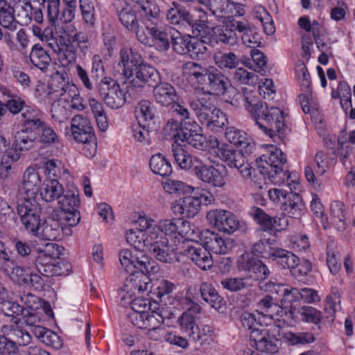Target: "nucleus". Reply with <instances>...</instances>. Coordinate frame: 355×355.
Listing matches in <instances>:
<instances>
[{
  "label": "nucleus",
  "instance_id": "obj_1",
  "mask_svg": "<svg viewBox=\"0 0 355 355\" xmlns=\"http://www.w3.org/2000/svg\"><path fill=\"white\" fill-rule=\"evenodd\" d=\"M114 69L123 75L133 87L145 85L154 87L162 80L159 72L144 62L141 55L132 49L120 51L119 60L114 64Z\"/></svg>",
  "mask_w": 355,
  "mask_h": 355
},
{
  "label": "nucleus",
  "instance_id": "obj_2",
  "mask_svg": "<svg viewBox=\"0 0 355 355\" xmlns=\"http://www.w3.org/2000/svg\"><path fill=\"white\" fill-rule=\"evenodd\" d=\"M159 14L158 6L150 0H140L135 8L126 6L118 12V17L122 25L129 31L134 33L140 43H148L145 35V27L142 24L150 22Z\"/></svg>",
  "mask_w": 355,
  "mask_h": 355
},
{
  "label": "nucleus",
  "instance_id": "obj_3",
  "mask_svg": "<svg viewBox=\"0 0 355 355\" xmlns=\"http://www.w3.org/2000/svg\"><path fill=\"white\" fill-rule=\"evenodd\" d=\"M286 162L284 153L272 146L268 152L259 157L258 168L254 170V178L261 175L264 180L268 179L275 184H282L290 178L288 171L285 168Z\"/></svg>",
  "mask_w": 355,
  "mask_h": 355
},
{
  "label": "nucleus",
  "instance_id": "obj_4",
  "mask_svg": "<svg viewBox=\"0 0 355 355\" xmlns=\"http://www.w3.org/2000/svg\"><path fill=\"white\" fill-rule=\"evenodd\" d=\"M173 7L166 13L168 22L174 25H188L191 28L194 36L198 37L207 28V15L202 9L189 11L184 8L173 3Z\"/></svg>",
  "mask_w": 355,
  "mask_h": 355
},
{
  "label": "nucleus",
  "instance_id": "obj_5",
  "mask_svg": "<svg viewBox=\"0 0 355 355\" xmlns=\"http://www.w3.org/2000/svg\"><path fill=\"white\" fill-rule=\"evenodd\" d=\"M47 244L46 249L33 257L36 270L44 277L67 275L69 266L59 259L58 246Z\"/></svg>",
  "mask_w": 355,
  "mask_h": 355
},
{
  "label": "nucleus",
  "instance_id": "obj_6",
  "mask_svg": "<svg viewBox=\"0 0 355 355\" xmlns=\"http://www.w3.org/2000/svg\"><path fill=\"white\" fill-rule=\"evenodd\" d=\"M268 196L273 202L282 204L281 210L285 216L298 218L304 213V203L296 193L282 189H272L268 191Z\"/></svg>",
  "mask_w": 355,
  "mask_h": 355
},
{
  "label": "nucleus",
  "instance_id": "obj_7",
  "mask_svg": "<svg viewBox=\"0 0 355 355\" xmlns=\"http://www.w3.org/2000/svg\"><path fill=\"white\" fill-rule=\"evenodd\" d=\"M17 209L25 229L37 235L40 230L42 207L36 198L24 197L19 201Z\"/></svg>",
  "mask_w": 355,
  "mask_h": 355
},
{
  "label": "nucleus",
  "instance_id": "obj_8",
  "mask_svg": "<svg viewBox=\"0 0 355 355\" xmlns=\"http://www.w3.org/2000/svg\"><path fill=\"white\" fill-rule=\"evenodd\" d=\"M209 223L218 230L232 234L236 231L247 232L248 228L246 223L239 219L233 213L223 209L211 210L207 214Z\"/></svg>",
  "mask_w": 355,
  "mask_h": 355
},
{
  "label": "nucleus",
  "instance_id": "obj_9",
  "mask_svg": "<svg viewBox=\"0 0 355 355\" xmlns=\"http://www.w3.org/2000/svg\"><path fill=\"white\" fill-rule=\"evenodd\" d=\"M71 132L73 140L91 148L89 156H93L96 149V137L90 120L83 114H76L71 120Z\"/></svg>",
  "mask_w": 355,
  "mask_h": 355
},
{
  "label": "nucleus",
  "instance_id": "obj_10",
  "mask_svg": "<svg viewBox=\"0 0 355 355\" xmlns=\"http://www.w3.org/2000/svg\"><path fill=\"white\" fill-rule=\"evenodd\" d=\"M96 88L102 101L111 109H119L125 104V94L116 80L102 77L96 83Z\"/></svg>",
  "mask_w": 355,
  "mask_h": 355
},
{
  "label": "nucleus",
  "instance_id": "obj_11",
  "mask_svg": "<svg viewBox=\"0 0 355 355\" xmlns=\"http://www.w3.org/2000/svg\"><path fill=\"white\" fill-rule=\"evenodd\" d=\"M21 116L24 119V125L28 130L34 131L36 139L40 143L49 146L59 142L58 135L46 122L28 111L23 112Z\"/></svg>",
  "mask_w": 355,
  "mask_h": 355
},
{
  "label": "nucleus",
  "instance_id": "obj_12",
  "mask_svg": "<svg viewBox=\"0 0 355 355\" xmlns=\"http://www.w3.org/2000/svg\"><path fill=\"white\" fill-rule=\"evenodd\" d=\"M119 260L126 272L139 270L141 272L154 273L157 271L155 262L150 261L146 254H135L129 250L123 249L119 252Z\"/></svg>",
  "mask_w": 355,
  "mask_h": 355
},
{
  "label": "nucleus",
  "instance_id": "obj_13",
  "mask_svg": "<svg viewBox=\"0 0 355 355\" xmlns=\"http://www.w3.org/2000/svg\"><path fill=\"white\" fill-rule=\"evenodd\" d=\"M244 153L241 148L236 150L228 145L222 144L218 148V156L223 162L230 167L236 168L243 177L249 178L252 175V167Z\"/></svg>",
  "mask_w": 355,
  "mask_h": 355
},
{
  "label": "nucleus",
  "instance_id": "obj_14",
  "mask_svg": "<svg viewBox=\"0 0 355 355\" xmlns=\"http://www.w3.org/2000/svg\"><path fill=\"white\" fill-rule=\"evenodd\" d=\"M145 27V35L148 39V43H142L147 46H156L157 49L161 51H166L171 45V40L173 37L175 28L170 26L157 27L153 26L152 20L150 22L142 21Z\"/></svg>",
  "mask_w": 355,
  "mask_h": 355
},
{
  "label": "nucleus",
  "instance_id": "obj_15",
  "mask_svg": "<svg viewBox=\"0 0 355 355\" xmlns=\"http://www.w3.org/2000/svg\"><path fill=\"white\" fill-rule=\"evenodd\" d=\"M146 242V251L148 250L155 259L162 262H167L170 255L177 250V245L171 243L160 231L155 234H150Z\"/></svg>",
  "mask_w": 355,
  "mask_h": 355
},
{
  "label": "nucleus",
  "instance_id": "obj_16",
  "mask_svg": "<svg viewBox=\"0 0 355 355\" xmlns=\"http://www.w3.org/2000/svg\"><path fill=\"white\" fill-rule=\"evenodd\" d=\"M257 125L270 137L276 135L281 137L285 130L284 112L278 107H271L263 121L257 119Z\"/></svg>",
  "mask_w": 355,
  "mask_h": 355
},
{
  "label": "nucleus",
  "instance_id": "obj_17",
  "mask_svg": "<svg viewBox=\"0 0 355 355\" xmlns=\"http://www.w3.org/2000/svg\"><path fill=\"white\" fill-rule=\"evenodd\" d=\"M180 253L191 259L202 270L209 269L213 266L211 253L205 245L194 241H188L182 245Z\"/></svg>",
  "mask_w": 355,
  "mask_h": 355
},
{
  "label": "nucleus",
  "instance_id": "obj_18",
  "mask_svg": "<svg viewBox=\"0 0 355 355\" xmlns=\"http://www.w3.org/2000/svg\"><path fill=\"white\" fill-rule=\"evenodd\" d=\"M193 173L197 179L213 187H223L225 181L222 172L213 165L206 164L202 161H196Z\"/></svg>",
  "mask_w": 355,
  "mask_h": 355
},
{
  "label": "nucleus",
  "instance_id": "obj_19",
  "mask_svg": "<svg viewBox=\"0 0 355 355\" xmlns=\"http://www.w3.org/2000/svg\"><path fill=\"white\" fill-rule=\"evenodd\" d=\"M259 287L261 289L275 292L279 295V297H282L280 299V308L284 309L285 310L290 309L292 306V302L297 301L300 299V290L288 285L277 284L270 281L268 283L260 284ZM289 313L291 315L292 314L291 310H289ZM285 313H287L286 311H285Z\"/></svg>",
  "mask_w": 355,
  "mask_h": 355
},
{
  "label": "nucleus",
  "instance_id": "obj_20",
  "mask_svg": "<svg viewBox=\"0 0 355 355\" xmlns=\"http://www.w3.org/2000/svg\"><path fill=\"white\" fill-rule=\"evenodd\" d=\"M241 21L235 19L227 20L222 26L213 28V42L225 45L234 46L238 42L236 31H239Z\"/></svg>",
  "mask_w": 355,
  "mask_h": 355
},
{
  "label": "nucleus",
  "instance_id": "obj_21",
  "mask_svg": "<svg viewBox=\"0 0 355 355\" xmlns=\"http://www.w3.org/2000/svg\"><path fill=\"white\" fill-rule=\"evenodd\" d=\"M202 85L207 88L209 94L221 96L227 92L230 82L221 71L212 67H209Z\"/></svg>",
  "mask_w": 355,
  "mask_h": 355
},
{
  "label": "nucleus",
  "instance_id": "obj_22",
  "mask_svg": "<svg viewBox=\"0 0 355 355\" xmlns=\"http://www.w3.org/2000/svg\"><path fill=\"white\" fill-rule=\"evenodd\" d=\"M71 229L64 227L60 220L53 218H48L41 224L40 223V230L36 235H40L44 239L55 241L62 239V235L71 236Z\"/></svg>",
  "mask_w": 355,
  "mask_h": 355
},
{
  "label": "nucleus",
  "instance_id": "obj_23",
  "mask_svg": "<svg viewBox=\"0 0 355 355\" xmlns=\"http://www.w3.org/2000/svg\"><path fill=\"white\" fill-rule=\"evenodd\" d=\"M200 311V306L195 304L184 311L178 319V324L181 333L185 336L189 337L190 340L198 338L195 335V332L198 329L197 318L193 315V313H199Z\"/></svg>",
  "mask_w": 355,
  "mask_h": 355
},
{
  "label": "nucleus",
  "instance_id": "obj_24",
  "mask_svg": "<svg viewBox=\"0 0 355 355\" xmlns=\"http://www.w3.org/2000/svg\"><path fill=\"white\" fill-rule=\"evenodd\" d=\"M201 132V128L197 123H191V125L182 128L178 133L173 134V139L182 142L187 141L197 149H202L205 147V139Z\"/></svg>",
  "mask_w": 355,
  "mask_h": 355
},
{
  "label": "nucleus",
  "instance_id": "obj_25",
  "mask_svg": "<svg viewBox=\"0 0 355 355\" xmlns=\"http://www.w3.org/2000/svg\"><path fill=\"white\" fill-rule=\"evenodd\" d=\"M202 196H187L181 198L173 203L171 209L175 215H182L184 217L195 216L201 206Z\"/></svg>",
  "mask_w": 355,
  "mask_h": 355
},
{
  "label": "nucleus",
  "instance_id": "obj_26",
  "mask_svg": "<svg viewBox=\"0 0 355 355\" xmlns=\"http://www.w3.org/2000/svg\"><path fill=\"white\" fill-rule=\"evenodd\" d=\"M239 268L241 270H244L248 273L246 277L248 281L253 279L254 281H263L269 276L270 270L268 267L259 259H249L243 260L239 262Z\"/></svg>",
  "mask_w": 355,
  "mask_h": 355
},
{
  "label": "nucleus",
  "instance_id": "obj_27",
  "mask_svg": "<svg viewBox=\"0 0 355 355\" xmlns=\"http://www.w3.org/2000/svg\"><path fill=\"white\" fill-rule=\"evenodd\" d=\"M201 240L203 241L207 250L215 254H225L232 247V241L224 239L218 234L209 230H205L202 233Z\"/></svg>",
  "mask_w": 355,
  "mask_h": 355
},
{
  "label": "nucleus",
  "instance_id": "obj_28",
  "mask_svg": "<svg viewBox=\"0 0 355 355\" xmlns=\"http://www.w3.org/2000/svg\"><path fill=\"white\" fill-rule=\"evenodd\" d=\"M153 96L156 102L162 106H171L179 100V95L175 88L171 84L160 81L155 86Z\"/></svg>",
  "mask_w": 355,
  "mask_h": 355
},
{
  "label": "nucleus",
  "instance_id": "obj_29",
  "mask_svg": "<svg viewBox=\"0 0 355 355\" xmlns=\"http://www.w3.org/2000/svg\"><path fill=\"white\" fill-rule=\"evenodd\" d=\"M179 141L174 139L171 149V156L173 157L175 163L183 170L194 168V162L199 161V159L191 155L185 149V146L179 143Z\"/></svg>",
  "mask_w": 355,
  "mask_h": 355
},
{
  "label": "nucleus",
  "instance_id": "obj_30",
  "mask_svg": "<svg viewBox=\"0 0 355 355\" xmlns=\"http://www.w3.org/2000/svg\"><path fill=\"white\" fill-rule=\"evenodd\" d=\"M225 137L234 146L240 147L245 154L249 155L254 149V143L248 135L235 127H229L225 131Z\"/></svg>",
  "mask_w": 355,
  "mask_h": 355
},
{
  "label": "nucleus",
  "instance_id": "obj_31",
  "mask_svg": "<svg viewBox=\"0 0 355 355\" xmlns=\"http://www.w3.org/2000/svg\"><path fill=\"white\" fill-rule=\"evenodd\" d=\"M250 340L254 343L257 349L261 352L273 354L278 351L275 338L266 329L250 334Z\"/></svg>",
  "mask_w": 355,
  "mask_h": 355
},
{
  "label": "nucleus",
  "instance_id": "obj_32",
  "mask_svg": "<svg viewBox=\"0 0 355 355\" xmlns=\"http://www.w3.org/2000/svg\"><path fill=\"white\" fill-rule=\"evenodd\" d=\"M189 106L203 125L217 108L207 97L193 98L189 101Z\"/></svg>",
  "mask_w": 355,
  "mask_h": 355
},
{
  "label": "nucleus",
  "instance_id": "obj_33",
  "mask_svg": "<svg viewBox=\"0 0 355 355\" xmlns=\"http://www.w3.org/2000/svg\"><path fill=\"white\" fill-rule=\"evenodd\" d=\"M41 186L39 172L34 168H28L24 172L21 191L24 197L37 198Z\"/></svg>",
  "mask_w": 355,
  "mask_h": 355
},
{
  "label": "nucleus",
  "instance_id": "obj_34",
  "mask_svg": "<svg viewBox=\"0 0 355 355\" xmlns=\"http://www.w3.org/2000/svg\"><path fill=\"white\" fill-rule=\"evenodd\" d=\"M20 320L14 321L15 324H5L1 327V331L4 335L10 337V340L16 343V345L27 346L32 340V337L28 331L21 328L18 323Z\"/></svg>",
  "mask_w": 355,
  "mask_h": 355
},
{
  "label": "nucleus",
  "instance_id": "obj_35",
  "mask_svg": "<svg viewBox=\"0 0 355 355\" xmlns=\"http://www.w3.org/2000/svg\"><path fill=\"white\" fill-rule=\"evenodd\" d=\"M64 188L60 180L58 179H46L41 187L40 196L42 198L51 202L58 200L61 194H63Z\"/></svg>",
  "mask_w": 355,
  "mask_h": 355
},
{
  "label": "nucleus",
  "instance_id": "obj_36",
  "mask_svg": "<svg viewBox=\"0 0 355 355\" xmlns=\"http://www.w3.org/2000/svg\"><path fill=\"white\" fill-rule=\"evenodd\" d=\"M326 154L320 151L318 152L315 155L314 162L316 166V168L314 166H306L304 168V175L306 180L311 183H315L317 182L316 176L322 175L327 169V164L324 162Z\"/></svg>",
  "mask_w": 355,
  "mask_h": 355
},
{
  "label": "nucleus",
  "instance_id": "obj_37",
  "mask_svg": "<svg viewBox=\"0 0 355 355\" xmlns=\"http://www.w3.org/2000/svg\"><path fill=\"white\" fill-rule=\"evenodd\" d=\"M239 32L242 33L241 39L243 43L252 49L260 46L261 44V36L254 26L247 22L241 21L239 26Z\"/></svg>",
  "mask_w": 355,
  "mask_h": 355
},
{
  "label": "nucleus",
  "instance_id": "obj_38",
  "mask_svg": "<svg viewBox=\"0 0 355 355\" xmlns=\"http://www.w3.org/2000/svg\"><path fill=\"white\" fill-rule=\"evenodd\" d=\"M30 268H24L17 265L15 261H9L3 266L4 272L9 277L18 284L29 283Z\"/></svg>",
  "mask_w": 355,
  "mask_h": 355
},
{
  "label": "nucleus",
  "instance_id": "obj_39",
  "mask_svg": "<svg viewBox=\"0 0 355 355\" xmlns=\"http://www.w3.org/2000/svg\"><path fill=\"white\" fill-rule=\"evenodd\" d=\"M60 209L63 211L77 209L80 205L79 191L76 187L64 189L58 199Z\"/></svg>",
  "mask_w": 355,
  "mask_h": 355
},
{
  "label": "nucleus",
  "instance_id": "obj_40",
  "mask_svg": "<svg viewBox=\"0 0 355 355\" xmlns=\"http://www.w3.org/2000/svg\"><path fill=\"white\" fill-rule=\"evenodd\" d=\"M200 292L202 298L216 309H220L225 305V301L219 295L215 288L209 283L203 282L200 284Z\"/></svg>",
  "mask_w": 355,
  "mask_h": 355
},
{
  "label": "nucleus",
  "instance_id": "obj_41",
  "mask_svg": "<svg viewBox=\"0 0 355 355\" xmlns=\"http://www.w3.org/2000/svg\"><path fill=\"white\" fill-rule=\"evenodd\" d=\"M135 114L140 126L149 128L155 118L154 106L148 101H141L136 107Z\"/></svg>",
  "mask_w": 355,
  "mask_h": 355
},
{
  "label": "nucleus",
  "instance_id": "obj_42",
  "mask_svg": "<svg viewBox=\"0 0 355 355\" xmlns=\"http://www.w3.org/2000/svg\"><path fill=\"white\" fill-rule=\"evenodd\" d=\"M23 125L24 129L17 132L15 135L13 146L19 151H27L34 146L36 135L33 130H29L26 125L24 124Z\"/></svg>",
  "mask_w": 355,
  "mask_h": 355
},
{
  "label": "nucleus",
  "instance_id": "obj_43",
  "mask_svg": "<svg viewBox=\"0 0 355 355\" xmlns=\"http://www.w3.org/2000/svg\"><path fill=\"white\" fill-rule=\"evenodd\" d=\"M182 69L184 73L190 78L195 80L199 84H203L209 67L207 68L198 62L189 61L183 64Z\"/></svg>",
  "mask_w": 355,
  "mask_h": 355
},
{
  "label": "nucleus",
  "instance_id": "obj_44",
  "mask_svg": "<svg viewBox=\"0 0 355 355\" xmlns=\"http://www.w3.org/2000/svg\"><path fill=\"white\" fill-rule=\"evenodd\" d=\"M249 214L253 218L261 229L264 232H272L274 228L275 217L267 214L262 209L257 207H251Z\"/></svg>",
  "mask_w": 355,
  "mask_h": 355
},
{
  "label": "nucleus",
  "instance_id": "obj_45",
  "mask_svg": "<svg viewBox=\"0 0 355 355\" xmlns=\"http://www.w3.org/2000/svg\"><path fill=\"white\" fill-rule=\"evenodd\" d=\"M30 60L34 66L44 71L51 62V58L46 51L39 44H35L30 53Z\"/></svg>",
  "mask_w": 355,
  "mask_h": 355
},
{
  "label": "nucleus",
  "instance_id": "obj_46",
  "mask_svg": "<svg viewBox=\"0 0 355 355\" xmlns=\"http://www.w3.org/2000/svg\"><path fill=\"white\" fill-rule=\"evenodd\" d=\"M125 236L127 242L134 247L135 252L145 254L148 244L147 235L144 232L130 230L126 232Z\"/></svg>",
  "mask_w": 355,
  "mask_h": 355
},
{
  "label": "nucleus",
  "instance_id": "obj_47",
  "mask_svg": "<svg viewBox=\"0 0 355 355\" xmlns=\"http://www.w3.org/2000/svg\"><path fill=\"white\" fill-rule=\"evenodd\" d=\"M149 166L155 174L161 176H167L172 173V168L169 161L160 153L151 157Z\"/></svg>",
  "mask_w": 355,
  "mask_h": 355
},
{
  "label": "nucleus",
  "instance_id": "obj_48",
  "mask_svg": "<svg viewBox=\"0 0 355 355\" xmlns=\"http://www.w3.org/2000/svg\"><path fill=\"white\" fill-rule=\"evenodd\" d=\"M215 64L223 70L236 69L239 64L238 56L233 52L215 53L214 55Z\"/></svg>",
  "mask_w": 355,
  "mask_h": 355
},
{
  "label": "nucleus",
  "instance_id": "obj_49",
  "mask_svg": "<svg viewBox=\"0 0 355 355\" xmlns=\"http://www.w3.org/2000/svg\"><path fill=\"white\" fill-rule=\"evenodd\" d=\"M272 260L281 265L284 268H288L291 270L300 261L299 258L292 252L281 248H276Z\"/></svg>",
  "mask_w": 355,
  "mask_h": 355
},
{
  "label": "nucleus",
  "instance_id": "obj_50",
  "mask_svg": "<svg viewBox=\"0 0 355 355\" xmlns=\"http://www.w3.org/2000/svg\"><path fill=\"white\" fill-rule=\"evenodd\" d=\"M128 272L130 273V275L125 278L122 291L125 292L126 294L131 296L132 295L135 294L136 291H140L144 290L140 284V280L138 279L141 278L144 275H148V273L141 272V271L139 270H130Z\"/></svg>",
  "mask_w": 355,
  "mask_h": 355
},
{
  "label": "nucleus",
  "instance_id": "obj_51",
  "mask_svg": "<svg viewBox=\"0 0 355 355\" xmlns=\"http://www.w3.org/2000/svg\"><path fill=\"white\" fill-rule=\"evenodd\" d=\"M175 288V284L166 279H161L159 282L157 288V295L165 305H173L175 304V299L171 295Z\"/></svg>",
  "mask_w": 355,
  "mask_h": 355
},
{
  "label": "nucleus",
  "instance_id": "obj_52",
  "mask_svg": "<svg viewBox=\"0 0 355 355\" xmlns=\"http://www.w3.org/2000/svg\"><path fill=\"white\" fill-rule=\"evenodd\" d=\"M157 227L160 232L168 237L171 243L179 244L178 238V218L160 220Z\"/></svg>",
  "mask_w": 355,
  "mask_h": 355
},
{
  "label": "nucleus",
  "instance_id": "obj_53",
  "mask_svg": "<svg viewBox=\"0 0 355 355\" xmlns=\"http://www.w3.org/2000/svg\"><path fill=\"white\" fill-rule=\"evenodd\" d=\"M64 33L68 36V42L75 43L76 48L78 47L80 50L86 53L89 48V42L85 39V37L80 33H78L75 27L72 25L66 26L63 28Z\"/></svg>",
  "mask_w": 355,
  "mask_h": 355
},
{
  "label": "nucleus",
  "instance_id": "obj_54",
  "mask_svg": "<svg viewBox=\"0 0 355 355\" xmlns=\"http://www.w3.org/2000/svg\"><path fill=\"white\" fill-rule=\"evenodd\" d=\"M237 96L242 98L243 96L241 94H237ZM243 98L248 104L249 111L252 114L254 118L255 123H257V119L259 121H263V117H266L270 108L268 105L262 101H257L254 103L249 102L248 98L243 96Z\"/></svg>",
  "mask_w": 355,
  "mask_h": 355
},
{
  "label": "nucleus",
  "instance_id": "obj_55",
  "mask_svg": "<svg viewBox=\"0 0 355 355\" xmlns=\"http://www.w3.org/2000/svg\"><path fill=\"white\" fill-rule=\"evenodd\" d=\"M207 122L203 125L214 132H219L223 129L227 123L226 115L219 109L216 108L211 116H209Z\"/></svg>",
  "mask_w": 355,
  "mask_h": 355
},
{
  "label": "nucleus",
  "instance_id": "obj_56",
  "mask_svg": "<svg viewBox=\"0 0 355 355\" xmlns=\"http://www.w3.org/2000/svg\"><path fill=\"white\" fill-rule=\"evenodd\" d=\"M251 252L257 257L272 259L276 248H272L267 241L260 240L252 245Z\"/></svg>",
  "mask_w": 355,
  "mask_h": 355
},
{
  "label": "nucleus",
  "instance_id": "obj_57",
  "mask_svg": "<svg viewBox=\"0 0 355 355\" xmlns=\"http://www.w3.org/2000/svg\"><path fill=\"white\" fill-rule=\"evenodd\" d=\"M220 284L224 289L237 292L249 286L251 284L248 282L247 277H226L220 281Z\"/></svg>",
  "mask_w": 355,
  "mask_h": 355
},
{
  "label": "nucleus",
  "instance_id": "obj_58",
  "mask_svg": "<svg viewBox=\"0 0 355 355\" xmlns=\"http://www.w3.org/2000/svg\"><path fill=\"white\" fill-rule=\"evenodd\" d=\"M47 10V17L51 26H55L60 20V0H42V5Z\"/></svg>",
  "mask_w": 355,
  "mask_h": 355
},
{
  "label": "nucleus",
  "instance_id": "obj_59",
  "mask_svg": "<svg viewBox=\"0 0 355 355\" xmlns=\"http://www.w3.org/2000/svg\"><path fill=\"white\" fill-rule=\"evenodd\" d=\"M80 8L85 21L90 25H94L96 21L95 0H79Z\"/></svg>",
  "mask_w": 355,
  "mask_h": 355
},
{
  "label": "nucleus",
  "instance_id": "obj_60",
  "mask_svg": "<svg viewBox=\"0 0 355 355\" xmlns=\"http://www.w3.org/2000/svg\"><path fill=\"white\" fill-rule=\"evenodd\" d=\"M17 220L14 209L0 198V223L5 226H10Z\"/></svg>",
  "mask_w": 355,
  "mask_h": 355
},
{
  "label": "nucleus",
  "instance_id": "obj_61",
  "mask_svg": "<svg viewBox=\"0 0 355 355\" xmlns=\"http://www.w3.org/2000/svg\"><path fill=\"white\" fill-rule=\"evenodd\" d=\"M67 77V73H58L57 72L54 80L55 79H61L63 82V84H62L60 88H61V92L60 95L61 96H63L65 100H67L69 98H74L77 95H78L77 87L73 84H69L68 82L66 81V78Z\"/></svg>",
  "mask_w": 355,
  "mask_h": 355
},
{
  "label": "nucleus",
  "instance_id": "obj_62",
  "mask_svg": "<svg viewBox=\"0 0 355 355\" xmlns=\"http://www.w3.org/2000/svg\"><path fill=\"white\" fill-rule=\"evenodd\" d=\"M190 37H182L179 31L175 29L173 37L171 40L173 49L178 54L185 55L188 53V45Z\"/></svg>",
  "mask_w": 355,
  "mask_h": 355
},
{
  "label": "nucleus",
  "instance_id": "obj_63",
  "mask_svg": "<svg viewBox=\"0 0 355 355\" xmlns=\"http://www.w3.org/2000/svg\"><path fill=\"white\" fill-rule=\"evenodd\" d=\"M45 169L50 176L58 180H60L63 176L69 175L68 171L62 166L61 162L55 159L48 160L45 163Z\"/></svg>",
  "mask_w": 355,
  "mask_h": 355
},
{
  "label": "nucleus",
  "instance_id": "obj_64",
  "mask_svg": "<svg viewBox=\"0 0 355 355\" xmlns=\"http://www.w3.org/2000/svg\"><path fill=\"white\" fill-rule=\"evenodd\" d=\"M295 74L299 80L301 87L309 91L311 87V76L303 62H298L295 67Z\"/></svg>",
  "mask_w": 355,
  "mask_h": 355
}]
</instances>
